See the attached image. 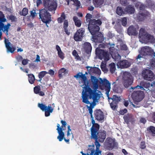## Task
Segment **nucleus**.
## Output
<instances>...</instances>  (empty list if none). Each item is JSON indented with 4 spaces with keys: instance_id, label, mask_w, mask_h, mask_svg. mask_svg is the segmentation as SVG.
<instances>
[{
    "instance_id": "obj_60",
    "label": "nucleus",
    "mask_w": 155,
    "mask_h": 155,
    "mask_svg": "<svg viewBox=\"0 0 155 155\" xmlns=\"http://www.w3.org/2000/svg\"><path fill=\"white\" fill-rule=\"evenodd\" d=\"M58 55L59 57L62 59H63L64 57V53L62 51H60V52H58Z\"/></svg>"
},
{
    "instance_id": "obj_17",
    "label": "nucleus",
    "mask_w": 155,
    "mask_h": 155,
    "mask_svg": "<svg viewBox=\"0 0 155 155\" xmlns=\"http://www.w3.org/2000/svg\"><path fill=\"white\" fill-rule=\"evenodd\" d=\"M123 119L125 122L127 124H129L130 122L133 124L135 122V120L133 114L130 113H128L123 117Z\"/></svg>"
},
{
    "instance_id": "obj_49",
    "label": "nucleus",
    "mask_w": 155,
    "mask_h": 155,
    "mask_svg": "<svg viewBox=\"0 0 155 155\" xmlns=\"http://www.w3.org/2000/svg\"><path fill=\"white\" fill-rule=\"evenodd\" d=\"M87 69H88V68H90V69L92 70L93 71V72L95 73H98L99 72H101L100 70L98 68H91L89 66H87Z\"/></svg>"
},
{
    "instance_id": "obj_55",
    "label": "nucleus",
    "mask_w": 155,
    "mask_h": 155,
    "mask_svg": "<svg viewBox=\"0 0 155 155\" xmlns=\"http://www.w3.org/2000/svg\"><path fill=\"white\" fill-rule=\"evenodd\" d=\"M122 25L124 26H125L127 24V19L125 17H124L121 20Z\"/></svg>"
},
{
    "instance_id": "obj_53",
    "label": "nucleus",
    "mask_w": 155,
    "mask_h": 155,
    "mask_svg": "<svg viewBox=\"0 0 155 155\" xmlns=\"http://www.w3.org/2000/svg\"><path fill=\"white\" fill-rule=\"evenodd\" d=\"M92 18V15L90 13H87L86 16V21L87 22H90Z\"/></svg>"
},
{
    "instance_id": "obj_11",
    "label": "nucleus",
    "mask_w": 155,
    "mask_h": 155,
    "mask_svg": "<svg viewBox=\"0 0 155 155\" xmlns=\"http://www.w3.org/2000/svg\"><path fill=\"white\" fill-rule=\"evenodd\" d=\"M109 51L112 58L114 59L116 62L121 59V56L118 54L117 50L114 48L113 47L110 48Z\"/></svg>"
},
{
    "instance_id": "obj_37",
    "label": "nucleus",
    "mask_w": 155,
    "mask_h": 155,
    "mask_svg": "<svg viewBox=\"0 0 155 155\" xmlns=\"http://www.w3.org/2000/svg\"><path fill=\"white\" fill-rule=\"evenodd\" d=\"M83 36L80 35L76 33L74 34V39L77 41H81L82 40Z\"/></svg>"
},
{
    "instance_id": "obj_16",
    "label": "nucleus",
    "mask_w": 155,
    "mask_h": 155,
    "mask_svg": "<svg viewBox=\"0 0 155 155\" xmlns=\"http://www.w3.org/2000/svg\"><path fill=\"white\" fill-rule=\"evenodd\" d=\"M101 79V83L102 86L104 87V88L106 91V94L108 96L110 89V83L106 79H104L103 80Z\"/></svg>"
},
{
    "instance_id": "obj_54",
    "label": "nucleus",
    "mask_w": 155,
    "mask_h": 155,
    "mask_svg": "<svg viewBox=\"0 0 155 155\" xmlns=\"http://www.w3.org/2000/svg\"><path fill=\"white\" fill-rule=\"evenodd\" d=\"M74 2V4L78 8H79L81 6V3L78 0H71Z\"/></svg>"
},
{
    "instance_id": "obj_59",
    "label": "nucleus",
    "mask_w": 155,
    "mask_h": 155,
    "mask_svg": "<svg viewBox=\"0 0 155 155\" xmlns=\"http://www.w3.org/2000/svg\"><path fill=\"white\" fill-rule=\"evenodd\" d=\"M87 107L89 111V113L90 114V116L92 117V116H93L92 113L93 112V108L91 107H89L88 105H87Z\"/></svg>"
},
{
    "instance_id": "obj_18",
    "label": "nucleus",
    "mask_w": 155,
    "mask_h": 155,
    "mask_svg": "<svg viewBox=\"0 0 155 155\" xmlns=\"http://www.w3.org/2000/svg\"><path fill=\"white\" fill-rule=\"evenodd\" d=\"M6 21L4 14L2 12L0 11V40H2L1 37L2 35V31L3 28L4 27L3 22H6Z\"/></svg>"
},
{
    "instance_id": "obj_21",
    "label": "nucleus",
    "mask_w": 155,
    "mask_h": 155,
    "mask_svg": "<svg viewBox=\"0 0 155 155\" xmlns=\"http://www.w3.org/2000/svg\"><path fill=\"white\" fill-rule=\"evenodd\" d=\"M4 42L7 51L11 53H13L16 50L15 47L14 46L11 47L10 45H12L11 42H9L8 40L6 39L5 37H4Z\"/></svg>"
},
{
    "instance_id": "obj_33",
    "label": "nucleus",
    "mask_w": 155,
    "mask_h": 155,
    "mask_svg": "<svg viewBox=\"0 0 155 155\" xmlns=\"http://www.w3.org/2000/svg\"><path fill=\"white\" fill-rule=\"evenodd\" d=\"M149 87V84H148L147 83H145L143 84V86H139L137 85L136 86H135L134 87H131V88L133 89H134L135 88L138 89H140L141 90H145L144 89V87H145L146 88H147L148 87Z\"/></svg>"
},
{
    "instance_id": "obj_39",
    "label": "nucleus",
    "mask_w": 155,
    "mask_h": 155,
    "mask_svg": "<svg viewBox=\"0 0 155 155\" xmlns=\"http://www.w3.org/2000/svg\"><path fill=\"white\" fill-rule=\"evenodd\" d=\"M10 26L11 25L9 23H8L6 25H5L4 24V27L3 28L2 31L4 32H5V34L6 35H8V29Z\"/></svg>"
},
{
    "instance_id": "obj_63",
    "label": "nucleus",
    "mask_w": 155,
    "mask_h": 155,
    "mask_svg": "<svg viewBox=\"0 0 155 155\" xmlns=\"http://www.w3.org/2000/svg\"><path fill=\"white\" fill-rule=\"evenodd\" d=\"M16 58L18 62L20 61L23 60L22 56L20 55H18L16 57Z\"/></svg>"
},
{
    "instance_id": "obj_26",
    "label": "nucleus",
    "mask_w": 155,
    "mask_h": 155,
    "mask_svg": "<svg viewBox=\"0 0 155 155\" xmlns=\"http://www.w3.org/2000/svg\"><path fill=\"white\" fill-rule=\"evenodd\" d=\"M84 48L85 52L87 54L91 53L92 47L91 44L88 42H85L84 44Z\"/></svg>"
},
{
    "instance_id": "obj_25",
    "label": "nucleus",
    "mask_w": 155,
    "mask_h": 155,
    "mask_svg": "<svg viewBox=\"0 0 155 155\" xmlns=\"http://www.w3.org/2000/svg\"><path fill=\"white\" fill-rule=\"evenodd\" d=\"M127 33L129 35L136 36L138 33L136 28L133 25L130 26L127 29Z\"/></svg>"
},
{
    "instance_id": "obj_24",
    "label": "nucleus",
    "mask_w": 155,
    "mask_h": 155,
    "mask_svg": "<svg viewBox=\"0 0 155 155\" xmlns=\"http://www.w3.org/2000/svg\"><path fill=\"white\" fill-rule=\"evenodd\" d=\"M141 54L143 56L150 55L152 54V52L149 47H143L141 50Z\"/></svg>"
},
{
    "instance_id": "obj_58",
    "label": "nucleus",
    "mask_w": 155,
    "mask_h": 155,
    "mask_svg": "<svg viewBox=\"0 0 155 155\" xmlns=\"http://www.w3.org/2000/svg\"><path fill=\"white\" fill-rule=\"evenodd\" d=\"M93 88L94 90H92V91L93 92H94L96 93H97V92H96V91L98 87V85L97 83L93 84Z\"/></svg>"
},
{
    "instance_id": "obj_45",
    "label": "nucleus",
    "mask_w": 155,
    "mask_h": 155,
    "mask_svg": "<svg viewBox=\"0 0 155 155\" xmlns=\"http://www.w3.org/2000/svg\"><path fill=\"white\" fill-rule=\"evenodd\" d=\"M28 10L27 8H24L21 12H20L19 14L22 16H26L28 14Z\"/></svg>"
},
{
    "instance_id": "obj_4",
    "label": "nucleus",
    "mask_w": 155,
    "mask_h": 155,
    "mask_svg": "<svg viewBox=\"0 0 155 155\" xmlns=\"http://www.w3.org/2000/svg\"><path fill=\"white\" fill-rule=\"evenodd\" d=\"M96 55L100 59H104L105 61H107L110 59V53L107 51L97 48L96 49Z\"/></svg>"
},
{
    "instance_id": "obj_52",
    "label": "nucleus",
    "mask_w": 155,
    "mask_h": 155,
    "mask_svg": "<svg viewBox=\"0 0 155 155\" xmlns=\"http://www.w3.org/2000/svg\"><path fill=\"white\" fill-rule=\"evenodd\" d=\"M150 66L152 69L155 68V59H152L151 61Z\"/></svg>"
},
{
    "instance_id": "obj_56",
    "label": "nucleus",
    "mask_w": 155,
    "mask_h": 155,
    "mask_svg": "<svg viewBox=\"0 0 155 155\" xmlns=\"http://www.w3.org/2000/svg\"><path fill=\"white\" fill-rule=\"evenodd\" d=\"M127 112V109L125 108L124 109H120L119 111L120 114L122 115H124L126 114Z\"/></svg>"
},
{
    "instance_id": "obj_35",
    "label": "nucleus",
    "mask_w": 155,
    "mask_h": 155,
    "mask_svg": "<svg viewBox=\"0 0 155 155\" xmlns=\"http://www.w3.org/2000/svg\"><path fill=\"white\" fill-rule=\"evenodd\" d=\"M73 20L76 26L77 27H80L81 26V22L80 19H78L77 16H74L73 18Z\"/></svg>"
},
{
    "instance_id": "obj_31",
    "label": "nucleus",
    "mask_w": 155,
    "mask_h": 155,
    "mask_svg": "<svg viewBox=\"0 0 155 155\" xmlns=\"http://www.w3.org/2000/svg\"><path fill=\"white\" fill-rule=\"evenodd\" d=\"M145 38L146 39L148 42L154 44L155 43V38L153 35H151L149 34L147 35Z\"/></svg>"
},
{
    "instance_id": "obj_10",
    "label": "nucleus",
    "mask_w": 155,
    "mask_h": 155,
    "mask_svg": "<svg viewBox=\"0 0 155 155\" xmlns=\"http://www.w3.org/2000/svg\"><path fill=\"white\" fill-rule=\"evenodd\" d=\"M38 107L42 111L45 112V116L47 117L50 115V113L53 111L54 109L51 107V104H49L48 106L41 103H38Z\"/></svg>"
},
{
    "instance_id": "obj_46",
    "label": "nucleus",
    "mask_w": 155,
    "mask_h": 155,
    "mask_svg": "<svg viewBox=\"0 0 155 155\" xmlns=\"http://www.w3.org/2000/svg\"><path fill=\"white\" fill-rule=\"evenodd\" d=\"M104 0H93L94 5L98 7L104 3Z\"/></svg>"
},
{
    "instance_id": "obj_41",
    "label": "nucleus",
    "mask_w": 155,
    "mask_h": 155,
    "mask_svg": "<svg viewBox=\"0 0 155 155\" xmlns=\"http://www.w3.org/2000/svg\"><path fill=\"white\" fill-rule=\"evenodd\" d=\"M66 70L64 68H62L58 71V77L60 78L63 77V76L65 74Z\"/></svg>"
},
{
    "instance_id": "obj_13",
    "label": "nucleus",
    "mask_w": 155,
    "mask_h": 155,
    "mask_svg": "<svg viewBox=\"0 0 155 155\" xmlns=\"http://www.w3.org/2000/svg\"><path fill=\"white\" fill-rule=\"evenodd\" d=\"M61 122L62 124V125L60 127V124H57V128L56 130L58 134V137L61 139L63 138L64 135V132H63L64 130L63 128L65 127L67 124V123L65 121L63 120H61Z\"/></svg>"
},
{
    "instance_id": "obj_29",
    "label": "nucleus",
    "mask_w": 155,
    "mask_h": 155,
    "mask_svg": "<svg viewBox=\"0 0 155 155\" xmlns=\"http://www.w3.org/2000/svg\"><path fill=\"white\" fill-rule=\"evenodd\" d=\"M125 11L127 13L133 14L134 13L135 10L134 6L131 5H129L126 7Z\"/></svg>"
},
{
    "instance_id": "obj_64",
    "label": "nucleus",
    "mask_w": 155,
    "mask_h": 155,
    "mask_svg": "<svg viewBox=\"0 0 155 155\" xmlns=\"http://www.w3.org/2000/svg\"><path fill=\"white\" fill-rule=\"evenodd\" d=\"M120 3L123 5H126L127 4V0H120Z\"/></svg>"
},
{
    "instance_id": "obj_44",
    "label": "nucleus",
    "mask_w": 155,
    "mask_h": 155,
    "mask_svg": "<svg viewBox=\"0 0 155 155\" xmlns=\"http://www.w3.org/2000/svg\"><path fill=\"white\" fill-rule=\"evenodd\" d=\"M110 71V72L113 74L115 71L116 69V67L115 64L114 63H112L109 65Z\"/></svg>"
},
{
    "instance_id": "obj_40",
    "label": "nucleus",
    "mask_w": 155,
    "mask_h": 155,
    "mask_svg": "<svg viewBox=\"0 0 155 155\" xmlns=\"http://www.w3.org/2000/svg\"><path fill=\"white\" fill-rule=\"evenodd\" d=\"M146 17V15L142 12H140L137 15L138 19L140 21H143Z\"/></svg>"
},
{
    "instance_id": "obj_6",
    "label": "nucleus",
    "mask_w": 155,
    "mask_h": 155,
    "mask_svg": "<svg viewBox=\"0 0 155 155\" xmlns=\"http://www.w3.org/2000/svg\"><path fill=\"white\" fill-rule=\"evenodd\" d=\"M45 7L50 11H55L57 7V3L55 0H43Z\"/></svg>"
},
{
    "instance_id": "obj_30",
    "label": "nucleus",
    "mask_w": 155,
    "mask_h": 155,
    "mask_svg": "<svg viewBox=\"0 0 155 155\" xmlns=\"http://www.w3.org/2000/svg\"><path fill=\"white\" fill-rule=\"evenodd\" d=\"M68 20H65L63 24V28L66 34L68 35H69L70 34V32L68 31Z\"/></svg>"
},
{
    "instance_id": "obj_61",
    "label": "nucleus",
    "mask_w": 155,
    "mask_h": 155,
    "mask_svg": "<svg viewBox=\"0 0 155 155\" xmlns=\"http://www.w3.org/2000/svg\"><path fill=\"white\" fill-rule=\"evenodd\" d=\"M9 20H11L12 22H13L15 21V20L16 19V18L15 16L11 15L9 16Z\"/></svg>"
},
{
    "instance_id": "obj_34",
    "label": "nucleus",
    "mask_w": 155,
    "mask_h": 155,
    "mask_svg": "<svg viewBox=\"0 0 155 155\" xmlns=\"http://www.w3.org/2000/svg\"><path fill=\"white\" fill-rule=\"evenodd\" d=\"M66 18V15L64 12H62L61 15V17L58 18L57 20L58 22L59 23H61L63 22L65 19Z\"/></svg>"
},
{
    "instance_id": "obj_14",
    "label": "nucleus",
    "mask_w": 155,
    "mask_h": 155,
    "mask_svg": "<svg viewBox=\"0 0 155 155\" xmlns=\"http://www.w3.org/2000/svg\"><path fill=\"white\" fill-rule=\"evenodd\" d=\"M94 115L95 119L98 121L103 120L104 118V114L100 109H97L95 110L94 111Z\"/></svg>"
},
{
    "instance_id": "obj_19",
    "label": "nucleus",
    "mask_w": 155,
    "mask_h": 155,
    "mask_svg": "<svg viewBox=\"0 0 155 155\" xmlns=\"http://www.w3.org/2000/svg\"><path fill=\"white\" fill-rule=\"evenodd\" d=\"M96 135L97 136L98 141L101 142L104 141L106 136V132L104 130L103 131H97L96 133Z\"/></svg>"
},
{
    "instance_id": "obj_5",
    "label": "nucleus",
    "mask_w": 155,
    "mask_h": 155,
    "mask_svg": "<svg viewBox=\"0 0 155 155\" xmlns=\"http://www.w3.org/2000/svg\"><path fill=\"white\" fill-rule=\"evenodd\" d=\"M123 79V84L125 87H128L133 82V76L131 74L128 72L125 71L124 73Z\"/></svg>"
},
{
    "instance_id": "obj_43",
    "label": "nucleus",
    "mask_w": 155,
    "mask_h": 155,
    "mask_svg": "<svg viewBox=\"0 0 155 155\" xmlns=\"http://www.w3.org/2000/svg\"><path fill=\"white\" fill-rule=\"evenodd\" d=\"M116 13L117 14L120 16L122 15L125 13L122 8L119 6L117 7V8Z\"/></svg>"
},
{
    "instance_id": "obj_36",
    "label": "nucleus",
    "mask_w": 155,
    "mask_h": 155,
    "mask_svg": "<svg viewBox=\"0 0 155 155\" xmlns=\"http://www.w3.org/2000/svg\"><path fill=\"white\" fill-rule=\"evenodd\" d=\"M28 80L29 83L31 84H33L35 80L34 75L32 74H28Z\"/></svg>"
},
{
    "instance_id": "obj_23",
    "label": "nucleus",
    "mask_w": 155,
    "mask_h": 155,
    "mask_svg": "<svg viewBox=\"0 0 155 155\" xmlns=\"http://www.w3.org/2000/svg\"><path fill=\"white\" fill-rule=\"evenodd\" d=\"M97 136L96 135V133L94 135H93L92 134H91V138L92 139H94L95 140V144L96 146V150H95L94 153L93 155H95V154L97 152H100V154L101 152V151L99 150V147L100 146V144L98 142V139H97Z\"/></svg>"
},
{
    "instance_id": "obj_20",
    "label": "nucleus",
    "mask_w": 155,
    "mask_h": 155,
    "mask_svg": "<svg viewBox=\"0 0 155 155\" xmlns=\"http://www.w3.org/2000/svg\"><path fill=\"white\" fill-rule=\"evenodd\" d=\"M92 37L94 41L95 42L101 43L104 40L103 35L99 31L95 35H92Z\"/></svg>"
},
{
    "instance_id": "obj_38",
    "label": "nucleus",
    "mask_w": 155,
    "mask_h": 155,
    "mask_svg": "<svg viewBox=\"0 0 155 155\" xmlns=\"http://www.w3.org/2000/svg\"><path fill=\"white\" fill-rule=\"evenodd\" d=\"M47 74H48V72L46 71H42L40 72L38 74V77L39 79L38 81L40 82L42 80V78Z\"/></svg>"
},
{
    "instance_id": "obj_48",
    "label": "nucleus",
    "mask_w": 155,
    "mask_h": 155,
    "mask_svg": "<svg viewBox=\"0 0 155 155\" xmlns=\"http://www.w3.org/2000/svg\"><path fill=\"white\" fill-rule=\"evenodd\" d=\"M41 90L40 87L39 85L35 86L34 88V91L35 94H38L39 93Z\"/></svg>"
},
{
    "instance_id": "obj_28",
    "label": "nucleus",
    "mask_w": 155,
    "mask_h": 155,
    "mask_svg": "<svg viewBox=\"0 0 155 155\" xmlns=\"http://www.w3.org/2000/svg\"><path fill=\"white\" fill-rule=\"evenodd\" d=\"M94 146H89V147L87 150V154H85L83 152L81 151V153L82 155H93L94 153L95 149H94Z\"/></svg>"
},
{
    "instance_id": "obj_62",
    "label": "nucleus",
    "mask_w": 155,
    "mask_h": 155,
    "mask_svg": "<svg viewBox=\"0 0 155 155\" xmlns=\"http://www.w3.org/2000/svg\"><path fill=\"white\" fill-rule=\"evenodd\" d=\"M31 15L32 17V18H34L36 15V13L35 10H33L32 11H30Z\"/></svg>"
},
{
    "instance_id": "obj_51",
    "label": "nucleus",
    "mask_w": 155,
    "mask_h": 155,
    "mask_svg": "<svg viewBox=\"0 0 155 155\" xmlns=\"http://www.w3.org/2000/svg\"><path fill=\"white\" fill-rule=\"evenodd\" d=\"M91 80L92 84L97 83L98 79L94 76H91Z\"/></svg>"
},
{
    "instance_id": "obj_47",
    "label": "nucleus",
    "mask_w": 155,
    "mask_h": 155,
    "mask_svg": "<svg viewBox=\"0 0 155 155\" xmlns=\"http://www.w3.org/2000/svg\"><path fill=\"white\" fill-rule=\"evenodd\" d=\"M85 30L83 28H81L78 30H77L76 33H77L78 34L81 35L82 36H83L84 35V34L85 33Z\"/></svg>"
},
{
    "instance_id": "obj_50",
    "label": "nucleus",
    "mask_w": 155,
    "mask_h": 155,
    "mask_svg": "<svg viewBox=\"0 0 155 155\" xmlns=\"http://www.w3.org/2000/svg\"><path fill=\"white\" fill-rule=\"evenodd\" d=\"M146 146L145 142L143 141L141 142L140 144V147L141 149H144L146 148Z\"/></svg>"
},
{
    "instance_id": "obj_42",
    "label": "nucleus",
    "mask_w": 155,
    "mask_h": 155,
    "mask_svg": "<svg viewBox=\"0 0 155 155\" xmlns=\"http://www.w3.org/2000/svg\"><path fill=\"white\" fill-rule=\"evenodd\" d=\"M149 33L146 32L145 29L143 28H141L140 30L139 35L142 37L145 38L147 35Z\"/></svg>"
},
{
    "instance_id": "obj_7",
    "label": "nucleus",
    "mask_w": 155,
    "mask_h": 155,
    "mask_svg": "<svg viewBox=\"0 0 155 155\" xmlns=\"http://www.w3.org/2000/svg\"><path fill=\"white\" fill-rule=\"evenodd\" d=\"M109 101L111 108L113 110L117 109L118 108V104L120 100V97L114 95L112 97H108Z\"/></svg>"
},
{
    "instance_id": "obj_22",
    "label": "nucleus",
    "mask_w": 155,
    "mask_h": 155,
    "mask_svg": "<svg viewBox=\"0 0 155 155\" xmlns=\"http://www.w3.org/2000/svg\"><path fill=\"white\" fill-rule=\"evenodd\" d=\"M117 65L119 66L121 68H127L129 67L131 64L127 60H123L118 61L117 62Z\"/></svg>"
},
{
    "instance_id": "obj_2",
    "label": "nucleus",
    "mask_w": 155,
    "mask_h": 155,
    "mask_svg": "<svg viewBox=\"0 0 155 155\" xmlns=\"http://www.w3.org/2000/svg\"><path fill=\"white\" fill-rule=\"evenodd\" d=\"M102 23V22L100 19H92L90 21L88 25V28L92 35L96 34L99 31V26L101 25Z\"/></svg>"
},
{
    "instance_id": "obj_15",
    "label": "nucleus",
    "mask_w": 155,
    "mask_h": 155,
    "mask_svg": "<svg viewBox=\"0 0 155 155\" xmlns=\"http://www.w3.org/2000/svg\"><path fill=\"white\" fill-rule=\"evenodd\" d=\"M91 123L92 124V126L91 128V134H92L93 135H94L95 133H96L97 131H99L100 125L98 124L95 123L93 116H92V117L91 116Z\"/></svg>"
},
{
    "instance_id": "obj_1",
    "label": "nucleus",
    "mask_w": 155,
    "mask_h": 155,
    "mask_svg": "<svg viewBox=\"0 0 155 155\" xmlns=\"http://www.w3.org/2000/svg\"><path fill=\"white\" fill-rule=\"evenodd\" d=\"M82 94L83 102L87 104H90V102L88 101L89 97L90 99H92L93 101L91 103L94 106L96 104V102H98V100L100 97V94L93 92L91 88H88L84 91L83 90Z\"/></svg>"
},
{
    "instance_id": "obj_12",
    "label": "nucleus",
    "mask_w": 155,
    "mask_h": 155,
    "mask_svg": "<svg viewBox=\"0 0 155 155\" xmlns=\"http://www.w3.org/2000/svg\"><path fill=\"white\" fill-rule=\"evenodd\" d=\"M142 74L145 80L152 81L154 79L155 76L153 73L150 70H146L143 72Z\"/></svg>"
},
{
    "instance_id": "obj_27",
    "label": "nucleus",
    "mask_w": 155,
    "mask_h": 155,
    "mask_svg": "<svg viewBox=\"0 0 155 155\" xmlns=\"http://www.w3.org/2000/svg\"><path fill=\"white\" fill-rule=\"evenodd\" d=\"M107 146L109 149L112 150L115 146L116 143L114 141L110 138H107Z\"/></svg>"
},
{
    "instance_id": "obj_32",
    "label": "nucleus",
    "mask_w": 155,
    "mask_h": 155,
    "mask_svg": "<svg viewBox=\"0 0 155 155\" xmlns=\"http://www.w3.org/2000/svg\"><path fill=\"white\" fill-rule=\"evenodd\" d=\"M148 132L153 137L155 136V127L153 126H150L147 128Z\"/></svg>"
},
{
    "instance_id": "obj_3",
    "label": "nucleus",
    "mask_w": 155,
    "mask_h": 155,
    "mask_svg": "<svg viewBox=\"0 0 155 155\" xmlns=\"http://www.w3.org/2000/svg\"><path fill=\"white\" fill-rule=\"evenodd\" d=\"M39 16L40 18L43 22L46 24V25L48 27V24H49L51 21V15L48 11L45 8L40 11Z\"/></svg>"
},
{
    "instance_id": "obj_9",
    "label": "nucleus",
    "mask_w": 155,
    "mask_h": 155,
    "mask_svg": "<svg viewBox=\"0 0 155 155\" xmlns=\"http://www.w3.org/2000/svg\"><path fill=\"white\" fill-rule=\"evenodd\" d=\"M132 98L135 102H140L144 97V94L143 91H134L131 95Z\"/></svg>"
},
{
    "instance_id": "obj_8",
    "label": "nucleus",
    "mask_w": 155,
    "mask_h": 155,
    "mask_svg": "<svg viewBox=\"0 0 155 155\" xmlns=\"http://www.w3.org/2000/svg\"><path fill=\"white\" fill-rule=\"evenodd\" d=\"M74 77L78 78H81L82 80L83 83L82 85L84 86L83 90L86 91L88 88H90L89 85V82L85 74H83L82 72L78 73L77 74L74 76Z\"/></svg>"
},
{
    "instance_id": "obj_57",
    "label": "nucleus",
    "mask_w": 155,
    "mask_h": 155,
    "mask_svg": "<svg viewBox=\"0 0 155 155\" xmlns=\"http://www.w3.org/2000/svg\"><path fill=\"white\" fill-rule=\"evenodd\" d=\"M64 135H65L64 134V136H63V138H61V139L59 138V137H58V135L57 137L58 139V140L59 141H61L63 139H64L65 142H68L69 141V139H66L64 137Z\"/></svg>"
}]
</instances>
